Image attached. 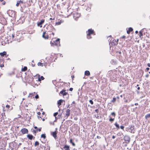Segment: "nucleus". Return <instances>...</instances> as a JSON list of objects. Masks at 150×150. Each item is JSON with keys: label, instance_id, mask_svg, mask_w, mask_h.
I'll use <instances>...</instances> for the list:
<instances>
[{"label": "nucleus", "instance_id": "52", "mask_svg": "<svg viewBox=\"0 0 150 150\" xmlns=\"http://www.w3.org/2000/svg\"><path fill=\"white\" fill-rule=\"evenodd\" d=\"M12 38H14V34H12Z\"/></svg>", "mask_w": 150, "mask_h": 150}, {"label": "nucleus", "instance_id": "40", "mask_svg": "<svg viewBox=\"0 0 150 150\" xmlns=\"http://www.w3.org/2000/svg\"><path fill=\"white\" fill-rule=\"evenodd\" d=\"M4 62L3 60L2 59H0V64L1 63H3Z\"/></svg>", "mask_w": 150, "mask_h": 150}, {"label": "nucleus", "instance_id": "38", "mask_svg": "<svg viewBox=\"0 0 150 150\" xmlns=\"http://www.w3.org/2000/svg\"><path fill=\"white\" fill-rule=\"evenodd\" d=\"M37 131V130H35L34 129H33V133L34 134H35H35L36 133Z\"/></svg>", "mask_w": 150, "mask_h": 150}, {"label": "nucleus", "instance_id": "26", "mask_svg": "<svg viewBox=\"0 0 150 150\" xmlns=\"http://www.w3.org/2000/svg\"><path fill=\"white\" fill-rule=\"evenodd\" d=\"M39 142L38 141H36L35 143V146H37L39 145Z\"/></svg>", "mask_w": 150, "mask_h": 150}, {"label": "nucleus", "instance_id": "62", "mask_svg": "<svg viewBox=\"0 0 150 150\" xmlns=\"http://www.w3.org/2000/svg\"><path fill=\"white\" fill-rule=\"evenodd\" d=\"M47 149H48V150H50V147H49Z\"/></svg>", "mask_w": 150, "mask_h": 150}, {"label": "nucleus", "instance_id": "57", "mask_svg": "<svg viewBox=\"0 0 150 150\" xmlns=\"http://www.w3.org/2000/svg\"><path fill=\"white\" fill-rule=\"evenodd\" d=\"M97 138L98 139H100L101 138V137H99L98 136H97Z\"/></svg>", "mask_w": 150, "mask_h": 150}, {"label": "nucleus", "instance_id": "33", "mask_svg": "<svg viewBox=\"0 0 150 150\" xmlns=\"http://www.w3.org/2000/svg\"><path fill=\"white\" fill-rule=\"evenodd\" d=\"M34 95V94L33 93H30L29 94V95L28 96V97H30L31 98H32V97Z\"/></svg>", "mask_w": 150, "mask_h": 150}, {"label": "nucleus", "instance_id": "58", "mask_svg": "<svg viewBox=\"0 0 150 150\" xmlns=\"http://www.w3.org/2000/svg\"><path fill=\"white\" fill-rule=\"evenodd\" d=\"M138 31L137 30H136V31H135V33H136V34H137V33H138Z\"/></svg>", "mask_w": 150, "mask_h": 150}, {"label": "nucleus", "instance_id": "1", "mask_svg": "<svg viewBox=\"0 0 150 150\" xmlns=\"http://www.w3.org/2000/svg\"><path fill=\"white\" fill-rule=\"evenodd\" d=\"M126 130L131 133H134L135 131L134 125H129L128 127L126 128Z\"/></svg>", "mask_w": 150, "mask_h": 150}, {"label": "nucleus", "instance_id": "53", "mask_svg": "<svg viewBox=\"0 0 150 150\" xmlns=\"http://www.w3.org/2000/svg\"><path fill=\"white\" fill-rule=\"evenodd\" d=\"M147 66L148 67H150V64L149 63L147 64Z\"/></svg>", "mask_w": 150, "mask_h": 150}, {"label": "nucleus", "instance_id": "50", "mask_svg": "<svg viewBox=\"0 0 150 150\" xmlns=\"http://www.w3.org/2000/svg\"><path fill=\"white\" fill-rule=\"evenodd\" d=\"M37 114L38 115H40L41 114V113L40 112H38L37 113Z\"/></svg>", "mask_w": 150, "mask_h": 150}, {"label": "nucleus", "instance_id": "37", "mask_svg": "<svg viewBox=\"0 0 150 150\" xmlns=\"http://www.w3.org/2000/svg\"><path fill=\"white\" fill-rule=\"evenodd\" d=\"M61 22H57L56 23V25H59L61 24Z\"/></svg>", "mask_w": 150, "mask_h": 150}, {"label": "nucleus", "instance_id": "28", "mask_svg": "<svg viewBox=\"0 0 150 150\" xmlns=\"http://www.w3.org/2000/svg\"><path fill=\"white\" fill-rule=\"evenodd\" d=\"M139 33L140 35H139L140 37H141V36H143V35L142 34V30H141L139 32Z\"/></svg>", "mask_w": 150, "mask_h": 150}, {"label": "nucleus", "instance_id": "36", "mask_svg": "<svg viewBox=\"0 0 150 150\" xmlns=\"http://www.w3.org/2000/svg\"><path fill=\"white\" fill-rule=\"evenodd\" d=\"M89 101L91 104L93 105V102L92 100H90Z\"/></svg>", "mask_w": 150, "mask_h": 150}, {"label": "nucleus", "instance_id": "17", "mask_svg": "<svg viewBox=\"0 0 150 150\" xmlns=\"http://www.w3.org/2000/svg\"><path fill=\"white\" fill-rule=\"evenodd\" d=\"M115 125L117 128V129H119L120 127L117 122H115Z\"/></svg>", "mask_w": 150, "mask_h": 150}, {"label": "nucleus", "instance_id": "42", "mask_svg": "<svg viewBox=\"0 0 150 150\" xmlns=\"http://www.w3.org/2000/svg\"><path fill=\"white\" fill-rule=\"evenodd\" d=\"M124 127L123 126H121L120 127V128L123 130L124 129Z\"/></svg>", "mask_w": 150, "mask_h": 150}, {"label": "nucleus", "instance_id": "39", "mask_svg": "<svg viewBox=\"0 0 150 150\" xmlns=\"http://www.w3.org/2000/svg\"><path fill=\"white\" fill-rule=\"evenodd\" d=\"M39 98V96L37 94L35 96V98L36 99H38Z\"/></svg>", "mask_w": 150, "mask_h": 150}, {"label": "nucleus", "instance_id": "54", "mask_svg": "<svg viewBox=\"0 0 150 150\" xmlns=\"http://www.w3.org/2000/svg\"><path fill=\"white\" fill-rule=\"evenodd\" d=\"M115 136H114V135H113V136H112V139H115Z\"/></svg>", "mask_w": 150, "mask_h": 150}, {"label": "nucleus", "instance_id": "15", "mask_svg": "<svg viewBox=\"0 0 150 150\" xmlns=\"http://www.w3.org/2000/svg\"><path fill=\"white\" fill-rule=\"evenodd\" d=\"M90 74L89 71H86L85 72V75L86 76H89L90 75Z\"/></svg>", "mask_w": 150, "mask_h": 150}, {"label": "nucleus", "instance_id": "31", "mask_svg": "<svg viewBox=\"0 0 150 150\" xmlns=\"http://www.w3.org/2000/svg\"><path fill=\"white\" fill-rule=\"evenodd\" d=\"M20 4V3L19 1H17V4H16V6H18L19 5V4Z\"/></svg>", "mask_w": 150, "mask_h": 150}, {"label": "nucleus", "instance_id": "2", "mask_svg": "<svg viewBox=\"0 0 150 150\" xmlns=\"http://www.w3.org/2000/svg\"><path fill=\"white\" fill-rule=\"evenodd\" d=\"M94 33V31L91 29H90L88 30V33L87 34V37L88 39L91 38V37L90 36L91 34Z\"/></svg>", "mask_w": 150, "mask_h": 150}, {"label": "nucleus", "instance_id": "22", "mask_svg": "<svg viewBox=\"0 0 150 150\" xmlns=\"http://www.w3.org/2000/svg\"><path fill=\"white\" fill-rule=\"evenodd\" d=\"M150 117V113L149 114H147L145 116V118L146 119H147L148 118H149Z\"/></svg>", "mask_w": 150, "mask_h": 150}, {"label": "nucleus", "instance_id": "9", "mask_svg": "<svg viewBox=\"0 0 150 150\" xmlns=\"http://www.w3.org/2000/svg\"><path fill=\"white\" fill-rule=\"evenodd\" d=\"M70 115V110L69 109H67L66 110V116L67 117Z\"/></svg>", "mask_w": 150, "mask_h": 150}, {"label": "nucleus", "instance_id": "49", "mask_svg": "<svg viewBox=\"0 0 150 150\" xmlns=\"http://www.w3.org/2000/svg\"><path fill=\"white\" fill-rule=\"evenodd\" d=\"M149 67H147L146 68V70H147V71H148L149 70Z\"/></svg>", "mask_w": 150, "mask_h": 150}, {"label": "nucleus", "instance_id": "16", "mask_svg": "<svg viewBox=\"0 0 150 150\" xmlns=\"http://www.w3.org/2000/svg\"><path fill=\"white\" fill-rule=\"evenodd\" d=\"M64 148L66 149L65 150H70L69 146L66 145L64 146Z\"/></svg>", "mask_w": 150, "mask_h": 150}, {"label": "nucleus", "instance_id": "34", "mask_svg": "<svg viewBox=\"0 0 150 150\" xmlns=\"http://www.w3.org/2000/svg\"><path fill=\"white\" fill-rule=\"evenodd\" d=\"M111 115H112L115 117V112H113L111 113Z\"/></svg>", "mask_w": 150, "mask_h": 150}, {"label": "nucleus", "instance_id": "46", "mask_svg": "<svg viewBox=\"0 0 150 150\" xmlns=\"http://www.w3.org/2000/svg\"><path fill=\"white\" fill-rule=\"evenodd\" d=\"M73 90V88H69V91H72Z\"/></svg>", "mask_w": 150, "mask_h": 150}, {"label": "nucleus", "instance_id": "64", "mask_svg": "<svg viewBox=\"0 0 150 150\" xmlns=\"http://www.w3.org/2000/svg\"><path fill=\"white\" fill-rule=\"evenodd\" d=\"M140 89V87H138L137 88V89H138V90H139Z\"/></svg>", "mask_w": 150, "mask_h": 150}, {"label": "nucleus", "instance_id": "30", "mask_svg": "<svg viewBox=\"0 0 150 150\" xmlns=\"http://www.w3.org/2000/svg\"><path fill=\"white\" fill-rule=\"evenodd\" d=\"M116 98L115 97H113L112 100L111 101L112 102H114L116 101Z\"/></svg>", "mask_w": 150, "mask_h": 150}, {"label": "nucleus", "instance_id": "56", "mask_svg": "<svg viewBox=\"0 0 150 150\" xmlns=\"http://www.w3.org/2000/svg\"><path fill=\"white\" fill-rule=\"evenodd\" d=\"M34 128L35 129H38V128H37V127L36 126H35V127H34Z\"/></svg>", "mask_w": 150, "mask_h": 150}, {"label": "nucleus", "instance_id": "13", "mask_svg": "<svg viewBox=\"0 0 150 150\" xmlns=\"http://www.w3.org/2000/svg\"><path fill=\"white\" fill-rule=\"evenodd\" d=\"M27 137L30 140H32L34 137L32 135L28 134L27 135Z\"/></svg>", "mask_w": 150, "mask_h": 150}, {"label": "nucleus", "instance_id": "61", "mask_svg": "<svg viewBox=\"0 0 150 150\" xmlns=\"http://www.w3.org/2000/svg\"><path fill=\"white\" fill-rule=\"evenodd\" d=\"M38 118H41V117L40 116H38Z\"/></svg>", "mask_w": 150, "mask_h": 150}, {"label": "nucleus", "instance_id": "47", "mask_svg": "<svg viewBox=\"0 0 150 150\" xmlns=\"http://www.w3.org/2000/svg\"><path fill=\"white\" fill-rule=\"evenodd\" d=\"M149 74H147L146 75V78H148L149 77Z\"/></svg>", "mask_w": 150, "mask_h": 150}, {"label": "nucleus", "instance_id": "59", "mask_svg": "<svg viewBox=\"0 0 150 150\" xmlns=\"http://www.w3.org/2000/svg\"><path fill=\"white\" fill-rule=\"evenodd\" d=\"M6 4V2L5 1H4L3 3V4H4V5H5Z\"/></svg>", "mask_w": 150, "mask_h": 150}, {"label": "nucleus", "instance_id": "25", "mask_svg": "<svg viewBox=\"0 0 150 150\" xmlns=\"http://www.w3.org/2000/svg\"><path fill=\"white\" fill-rule=\"evenodd\" d=\"M70 143H71L72 145L74 146H75V144L72 141V139H71L70 140Z\"/></svg>", "mask_w": 150, "mask_h": 150}, {"label": "nucleus", "instance_id": "44", "mask_svg": "<svg viewBox=\"0 0 150 150\" xmlns=\"http://www.w3.org/2000/svg\"><path fill=\"white\" fill-rule=\"evenodd\" d=\"M98 109H96L95 110V111L97 113H98Z\"/></svg>", "mask_w": 150, "mask_h": 150}, {"label": "nucleus", "instance_id": "41", "mask_svg": "<svg viewBox=\"0 0 150 150\" xmlns=\"http://www.w3.org/2000/svg\"><path fill=\"white\" fill-rule=\"evenodd\" d=\"M41 128H40L38 129H37V131L38 130L39 132H40L41 131Z\"/></svg>", "mask_w": 150, "mask_h": 150}, {"label": "nucleus", "instance_id": "23", "mask_svg": "<svg viewBox=\"0 0 150 150\" xmlns=\"http://www.w3.org/2000/svg\"><path fill=\"white\" fill-rule=\"evenodd\" d=\"M27 69V68L26 67H24L23 68H22V71H26Z\"/></svg>", "mask_w": 150, "mask_h": 150}, {"label": "nucleus", "instance_id": "55", "mask_svg": "<svg viewBox=\"0 0 150 150\" xmlns=\"http://www.w3.org/2000/svg\"><path fill=\"white\" fill-rule=\"evenodd\" d=\"M138 104L137 103H136L134 104V105H138Z\"/></svg>", "mask_w": 150, "mask_h": 150}, {"label": "nucleus", "instance_id": "8", "mask_svg": "<svg viewBox=\"0 0 150 150\" xmlns=\"http://www.w3.org/2000/svg\"><path fill=\"white\" fill-rule=\"evenodd\" d=\"M60 93L61 94H62L63 96H66L67 94H68H68L66 92L65 90H62L60 92Z\"/></svg>", "mask_w": 150, "mask_h": 150}, {"label": "nucleus", "instance_id": "6", "mask_svg": "<svg viewBox=\"0 0 150 150\" xmlns=\"http://www.w3.org/2000/svg\"><path fill=\"white\" fill-rule=\"evenodd\" d=\"M44 22L45 20L44 19L41 20L40 22L37 23L38 26H40V28H42V25L44 23Z\"/></svg>", "mask_w": 150, "mask_h": 150}, {"label": "nucleus", "instance_id": "63", "mask_svg": "<svg viewBox=\"0 0 150 150\" xmlns=\"http://www.w3.org/2000/svg\"><path fill=\"white\" fill-rule=\"evenodd\" d=\"M54 18L53 19H52V18H50V19L51 20H54Z\"/></svg>", "mask_w": 150, "mask_h": 150}, {"label": "nucleus", "instance_id": "20", "mask_svg": "<svg viewBox=\"0 0 150 150\" xmlns=\"http://www.w3.org/2000/svg\"><path fill=\"white\" fill-rule=\"evenodd\" d=\"M0 146H1V149L4 148L5 147V144L3 143H0Z\"/></svg>", "mask_w": 150, "mask_h": 150}, {"label": "nucleus", "instance_id": "10", "mask_svg": "<svg viewBox=\"0 0 150 150\" xmlns=\"http://www.w3.org/2000/svg\"><path fill=\"white\" fill-rule=\"evenodd\" d=\"M57 133L56 131L51 132V135L55 139H56L57 137Z\"/></svg>", "mask_w": 150, "mask_h": 150}, {"label": "nucleus", "instance_id": "24", "mask_svg": "<svg viewBox=\"0 0 150 150\" xmlns=\"http://www.w3.org/2000/svg\"><path fill=\"white\" fill-rule=\"evenodd\" d=\"M41 137L43 138L44 139H45L46 138V136L45 134H42L41 135Z\"/></svg>", "mask_w": 150, "mask_h": 150}, {"label": "nucleus", "instance_id": "19", "mask_svg": "<svg viewBox=\"0 0 150 150\" xmlns=\"http://www.w3.org/2000/svg\"><path fill=\"white\" fill-rule=\"evenodd\" d=\"M117 52V55L119 56V57L120 58V57H122V56H121V55L122 53H121V52L120 51Z\"/></svg>", "mask_w": 150, "mask_h": 150}, {"label": "nucleus", "instance_id": "5", "mask_svg": "<svg viewBox=\"0 0 150 150\" xmlns=\"http://www.w3.org/2000/svg\"><path fill=\"white\" fill-rule=\"evenodd\" d=\"M80 14L78 13H74V18L76 21L77 20V18L80 17Z\"/></svg>", "mask_w": 150, "mask_h": 150}, {"label": "nucleus", "instance_id": "29", "mask_svg": "<svg viewBox=\"0 0 150 150\" xmlns=\"http://www.w3.org/2000/svg\"><path fill=\"white\" fill-rule=\"evenodd\" d=\"M38 66H41L42 67L43 66V63H42L40 62H39L38 63Z\"/></svg>", "mask_w": 150, "mask_h": 150}, {"label": "nucleus", "instance_id": "48", "mask_svg": "<svg viewBox=\"0 0 150 150\" xmlns=\"http://www.w3.org/2000/svg\"><path fill=\"white\" fill-rule=\"evenodd\" d=\"M130 32L128 30L127 31V33L128 34H129L130 33Z\"/></svg>", "mask_w": 150, "mask_h": 150}, {"label": "nucleus", "instance_id": "18", "mask_svg": "<svg viewBox=\"0 0 150 150\" xmlns=\"http://www.w3.org/2000/svg\"><path fill=\"white\" fill-rule=\"evenodd\" d=\"M6 52L5 51L3 52H2L0 53V55L1 56H4V55H6Z\"/></svg>", "mask_w": 150, "mask_h": 150}, {"label": "nucleus", "instance_id": "14", "mask_svg": "<svg viewBox=\"0 0 150 150\" xmlns=\"http://www.w3.org/2000/svg\"><path fill=\"white\" fill-rule=\"evenodd\" d=\"M112 40H110V42L113 43L114 45H116L117 44V42H118V40H117V41H116V40H115V42H114V39H113V40L112 41Z\"/></svg>", "mask_w": 150, "mask_h": 150}, {"label": "nucleus", "instance_id": "35", "mask_svg": "<svg viewBox=\"0 0 150 150\" xmlns=\"http://www.w3.org/2000/svg\"><path fill=\"white\" fill-rule=\"evenodd\" d=\"M58 114V112H56L54 113V116L56 118V116Z\"/></svg>", "mask_w": 150, "mask_h": 150}, {"label": "nucleus", "instance_id": "7", "mask_svg": "<svg viewBox=\"0 0 150 150\" xmlns=\"http://www.w3.org/2000/svg\"><path fill=\"white\" fill-rule=\"evenodd\" d=\"M59 41L60 39L59 38L57 39V40H56L55 42H54V44H55L56 45H58L59 44ZM50 44L51 45H52L54 44L52 42H50Z\"/></svg>", "mask_w": 150, "mask_h": 150}, {"label": "nucleus", "instance_id": "43", "mask_svg": "<svg viewBox=\"0 0 150 150\" xmlns=\"http://www.w3.org/2000/svg\"><path fill=\"white\" fill-rule=\"evenodd\" d=\"M23 0H20V1H19L20 3H21L22 4L23 3Z\"/></svg>", "mask_w": 150, "mask_h": 150}, {"label": "nucleus", "instance_id": "60", "mask_svg": "<svg viewBox=\"0 0 150 150\" xmlns=\"http://www.w3.org/2000/svg\"><path fill=\"white\" fill-rule=\"evenodd\" d=\"M90 8H88V9H86V10H88V11H90Z\"/></svg>", "mask_w": 150, "mask_h": 150}, {"label": "nucleus", "instance_id": "32", "mask_svg": "<svg viewBox=\"0 0 150 150\" xmlns=\"http://www.w3.org/2000/svg\"><path fill=\"white\" fill-rule=\"evenodd\" d=\"M128 30L131 32L133 30V29L132 28L130 27L129 28Z\"/></svg>", "mask_w": 150, "mask_h": 150}, {"label": "nucleus", "instance_id": "12", "mask_svg": "<svg viewBox=\"0 0 150 150\" xmlns=\"http://www.w3.org/2000/svg\"><path fill=\"white\" fill-rule=\"evenodd\" d=\"M46 33L45 32H43L42 35V37L45 39H48V37H49L48 35H45V34Z\"/></svg>", "mask_w": 150, "mask_h": 150}, {"label": "nucleus", "instance_id": "27", "mask_svg": "<svg viewBox=\"0 0 150 150\" xmlns=\"http://www.w3.org/2000/svg\"><path fill=\"white\" fill-rule=\"evenodd\" d=\"M114 120V118H112L111 117H110L109 119V121H110L111 122H112Z\"/></svg>", "mask_w": 150, "mask_h": 150}, {"label": "nucleus", "instance_id": "45", "mask_svg": "<svg viewBox=\"0 0 150 150\" xmlns=\"http://www.w3.org/2000/svg\"><path fill=\"white\" fill-rule=\"evenodd\" d=\"M19 126H17L16 127V131H17L18 130V128H19Z\"/></svg>", "mask_w": 150, "mask_h": 150}, {"label": "nucleus", "instance_id": "11", "mask_svg": "<svg viewBox=\"0 0 150 150\" xmlns=\"http://www.w3.org/2000/svg\"><path fill=\"white\" fill-rule=\"evenodd\" d=\"M63 101L64 102V100H63L62 99H60L58 100L57 101V104L59 106L61 105Z\"/></svg>", "mask_w": 150, "mask_h": 150}, {"label": "nucleus", "instance_id": "21", "mask_svg": "<svg viewBox=\"0 0 150 150\" xmlns=\"http://www.w3.org/2000/svg\"><path fill=\"white\" fill-rule=\"evenodd\" d=\"M44 79V77L43 76H41L40 78H38V81H40L41 80H43Z\"/></svg>", "mask_w": 150, "mask_h": 150}, {"label": "nucleus", "instance_id": "3", "mask_svg": "<svg viewBox=\"0 0 150 150\" xmlns=\"http://www.w3.org/2000/svg\"><path fill=\"white\" fill-rule=\"evenodd\" d=\"M123 138L126 143L128 144L129 143L130 141V138L129 136L127 135H125L124 137Z\"/></svg>", "mask_w": 150, "mask_h": 150}, {"label": "nucleus", "instance_id": "4", "mask_svg": "<svg viewBox=\"0 0 150 150\" xmlns=\"http://www.w3.org/2000/svg\"><path fill=\"white\" fill-rule=\"evenodd\" d=\"M21 132L23 134H28V129L25 128L22 129L21 130Z\"/></svg>", "mask_w": 150, "mask_h": 150}, {"label": "nucleus", "instance_id": "51", "mask_svg": "<svg viewBox=\"0 0 150 150\" xmlns=\"http://www.w3.org/2000/svg\"><path fill=\"white\" fill-rule=\"evenodd\" d=\"M0 66L1 67H2L4 66V65L3 64H1Z\"/></svg>", "mask_w": 150, "mask_h": 150}]
</instances>
